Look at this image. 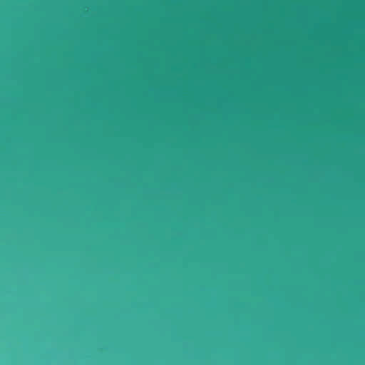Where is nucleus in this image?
<instances>
[{"mask_svg":"<svg viewBox=\"0 0 365 365\" xmlns=\"http://www.w3.org/2000/svg\"><path fill=\"white\" fill-rule=\"evenodd\" d=\"M313 142H365V138H313Z\"/></svg>","mask_w":365,"mask_h":365,"instance_id":"f257e3e1","label":"nucleus"},{"mask_svg":"<svg viewBox=\"0 0 365 365\" xmlns=\"http://www.w3.org/2000/svg\"><path fill=\"white\" fill-rule=\"evenodd\" d=\"M313 137H365V134H313Z\"/></svg>","mask_w":365,"mask_h":365,"instance_id":"f03ea898","label":"nucleus"}]
</instances>
